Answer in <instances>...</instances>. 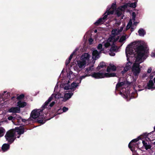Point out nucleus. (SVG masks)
<instances>
[{
	"label": "nucleus",
	"instance_id": "49",
	"mask_svg": "<svg viewBox=\"0 0 155 155\" xmlns=\"http://www.w3.org/2000/svg\"><path fill=\"white\" fill-rule=\"evenodd\" d=\"M93 41V40L91 38H90L89 39V44L91 45L92 44V42Z\"/></svg>",
	"mask_w": 155,
	"mask_h": 155
},
{
	"label": "nucleus",
	"instance_id": "20",
	"mask_svg": "<svg viewBox=\"0 0 155 155\" xmlns=\"http://www.w3.org/2000/svg\"><path fill=\"white\" fill-rule=\"evenodd\" d=\"M92 56L94 57L95 58H99V53L97 50L94 51L92 52Z\"/></svg>",
	"mask_w": 155,
	"mask_h": 155
},
{
	"label": "nucleus",
	"instance_id": "53",
	"mask_svg": "<svg viewBox=\"0 0 155 155\" xmlns=\"http://www.w3.org/2000/svg\"><path fill=\"white\" fill-rule=\"evenodd\" d=\"M121 23L120 21H117L116 22V24L118 25H119Z\"/></svg>",
	"mask_w": 155,
	"mask_h": 155
},
{
	"label": "nucleus",
	"instance_id": "10",
	"mask_svg": "<svg viewBox=\"0 0 155 155\" xmlns=\"http://www.w3.org/2000/svg\"><path fill=\"white\" fill-rule=\"evenodd\" d=\"M93 66L92 65L88 68H86V70L85 71L84 73L85 74H88L90 76H91L92 73H91L92 71L93 70Z\"/></svg>",
	"mask_w": 155,
	"mask_h": 155
},
{
	"label": "nucleus",
	"instance_id": "33",
	"mask_svg": "<svg viewBox=\"0 0 155 155\" xmlns=\"http://www.w3.org/2000/svg\"><path fill=\"white\" fill-rule=\"evenodd\" d=\"M130 50L131 49H130V48H129L128 49H126V53L127 55V54H132V52H131V51H130Z\"/></svg>",
	"mask_w": 155,
	"mask_h": 155
},
{
	"label": "nucleus",
	"instance_id": "39",
	"mask_svg": "<svg viewBox=\"0 0 155 155\" xmlns=\"http://www.w3.org/2000/svg\"><path fill=\"white\" fill-rule=\"evenodd\" d=\"M68 110V109L65 107H63L62 109H59L58 110V111H63V112H65L66 111Z\"/></svg>",
	"mask_w": 155,
	"mask_h": 155
},
{
	"label": "nucleus",
	"instance_id": "15",
	"mask_svg": "<svg viewBox=\"0 0 155 155\" xmlns=\"http://www.w3.org/2000/svg\"><path fill=\"white\" fill-rule=\"evenodd\" d=\"M130 146L131 147V148H129L132 151H135L136 148H137L138 147V145L137 143H132V144L130 145Z\"/></svg>",
	"mask_w": 155,
	"mask_h": 155
},
{
	"label": "nucleus",
	"instance_id": "3",
	"mask_svg": "<svg viewBox=\"0 0 155 155\" xmlns=\"http://www.w3.org/2000/svg\"><path fill=\"white\" fill-rule=\"evenodd\" d=\"M42 113V111L41 110L37 109L34 110L31 112V117L34 119L38 117L41 118L42 119L38 120V123L43 124L45 122L44 120L45 117L42 115L41 114V115Z\"/></svg>",
	"mask_w": 155,
	"mask_h": 155
},
{
	"label": "nucleus",
	"instance_id": "13",
	"mask_svg": "<svg viewBox=\"0 0 155 155\" xmlns=\"http://www.w3.org/2000/svg\"><path fill=\"white\" fill-rule=\"evenodd\" d=\"M86 64V62L83 61L81 60L77 61V64L78 67L80 68H81L83 67H84Z\"/></svg>",
	"mask_w": 155,
	"mask_h": 155
},
{
	"label": "nucleus",
	"instance_id": "61",
	"mask_svg": "<svg viewBox=\"0 0 155 155\" xmlns=\"http://www.w3.org/2000/svg\"><path fill=\"white\" fill-rule=\"evenodd\" d=\"M4 93L2 94H0V95L2 97L3 96Z\"/></svg>",
	"mask_w": 155,
	"mask_h": 155
},
{
	"label": "nucleus",
	"instance_id": "18",
	"mask_svg": "<svg viewBox=\"0 0 155 155\" xmlns=\"http://www.w3.org/2000/svg\"><path fill=\"white\" fill-rule=\"evenodd\" d=\"M9 148V145L8 144L5 143L2 147V150L5 152L8 150Z\"/></svg>",
	"mask_w": 155,
	"mask_h": 155
},
{
	"label": "nucleus",
	"instance_id": "38",
	"mask_svg": "<svg viewBox=\"0 0 155 155\" xmlns=\"http://www.w3.org/2000/svg\"><path fill=\"white\" fill-rule=\"evenodd\" d=\"M119 36H118L116 38L114 37L113 38V43L114 44V43L116 42L119 38Z\"/></svg>",
	"mask_w": 155,
	"mask_h": 155
},
{
	"label": "nucleus",
	"instance_id": "16",
	"mask_svg": "<svg viewBox=\"0 0 155 155\" xmlns=\"http://www.w3.org/2000/svg\"><path fill=\"white\" fill-rule=\"evenodd\" d=\"M153 85L154 83L153 81L151 80H150L147 84V86L148 87L147 88L148 89L153 88Z\"/></svg>",
	"mask_w": 155,
	"mask_h": 155
},
{
	"label": "nucleus",
	"instance_id": "44",
	"mask_svg": "<svg viewBox=\"0 0 155 155\" xmlns=\"http://www.w3.org/2000/svg\"><path fill=\"white\" fill-rule=\"evenodd\" d=\"M113 38H114V37H112L110 38H109L108 39L107 41L108 42H109V43L113 41Z\"/></svg>",
	"mask_w": 155,
	"mask_h": 155
},
{
	"label": "nucleus",
	"instance_id": "42",
	"mask_svg": "<svg viewBox=\"0 0 155 155\" xmlns=\"http://www.w3.org/2000/svg\"><path fill=\"white\" fill-rule=\"evenodd\" d=\"M24 97V95L23 94H21L20 95L17 96V98L18 99H20L23 98Z\"/></svg>",
	"mask_w": 155,
	"mask_h": 155
},
{
	"label": "nucleus",
	"instance_id": "21",
	"mask_svg": "<svg viewBox=\"0 0 155 155\" xmlns=\"http://www.w3.org/2000/svg\"><path fill=\"white\" fill-rule=\"evenodd\" d=\"M105 65V63L104 62H101L100 63L99 65L97 67V71H99V70L101 68H103Z\"/></svg>",
	"mask_w": 155,
	"mask_h": 155
},
{
	"label": "nucleus",
	"instance_id": "2",
	"mask_svg": "<svg viewBox=\"0 0 155 155\" xmlns=\"http://www.w3.org/2000/svg\"><path fill=\"white\" fill-rule=\"evenodd\" d=\"M24 131V129L22 127H15V129H12L7 132L5 137L6 140L11 143L16 138L17 134L18 135L17 137L19 138L20 135L23 134Z\"/></svg>",
	"mask_w": 155,
	"mask_h": 155
},
{
	"label": "nucleus",
	"instance_id": "19",
	"mask_svg": "<svg viewBox=\"0 0 155 155\" xmlns=\"http://www.w3.org/2000/svg\"><path fill=\"white\" fill-rule=\"evenodd\" d=\"M138 32L139 33V35L140 36H143L146 34V32L143 28L140 29Z\"/></svg>",
	"mask_w": 155,
	"mask_h": 155
},
{
	"label": "nucleus",
	"instance_id": "34",
	"mask_svg": "<svg viewBox=\"0 0 155 155\" xmlns=\"http://www.w3.org/2000/svg\"><path fill=\"white\" fill-rule=\"evenodd\" d=\"M110 67L111 69V70L113 71H115L116 70V67L114 65H110Z\"/></svg>",
	"mask_w": 155,
	"mask_h": 155
},
{
	"label": "nucleus",
	"instance_id": "6",
	"mask_svg": "<svg viewBox=\"0 0 155 155\" xmlns=\"http://www.w3.org/2000/svg\"><path fill=\"white\" fill-rule=\"evenodd\" d=\"M69 82L68 80V84ZM78 86V84L74 82L71 83V85L68 84V99L71 97L73 94V92L76 90V88Z\"/></svg>",
	"mask_w": 155,
	"mask_h": 155
},
{
	"label": "nucleus",
	"instance_id": "24",
	"mask_svg": "<svg viewBox=\"0 0 155 155\" xmlns=\"http://www.w3.org/2000/svg\"><path fill=\"white\" fill-rule=\"evenodd\" d=\"M102 76L103 77V78L105 77L108 78L110 77V73H104L105 72V69L102 70Z\"/></svg>",
	"mask_w": 155,
	"mask_h": 155
},
{
	"label": "nucleus",
	"instance_id": "1",
	"mask_svg": "<svg viewBox=\"0 0 155 155\" xmlns=\"http://www.w3.org/2000/svg\"><path fill=\"white\" fill-rule=\"evenodd\" d=\"M62 88H61L60 92L56 94H53L46 101L44 106V108L46 107L48 103L50 102L52 99L54 97L56 99L63 98L62 101H65L68 99V83L62 84L61 85Z\"/></svg>",
	"mask_w": 155,
	"mask_h": 155
},
{
	"label": "nucleus",
	"instance_id": "17",
	"mask_svg": "<svg viewBox=\"0 0 155 155\" xmlns=\"http://www.w3.org/2000/svg\"><path fill=\"white\" fill-rule=\"evenodd\" d=\"M26 103L24 101H19L17 103V106L19 107H23L26 106Z\"/></svg>",
	"mask_w": 155,
	"mask_h": 155
},
{
	"label": "nucleus",
	"instance_id": "26",
	"mask_svg": "<svg viewBox=\"0 0 155 155\" xmlns=\"http://www.w3.org/2000/svg\"><path fill=\"white\" fill-rule=\"evenodd\" d=\"M125 84V82L124 81L121 82H118L116 85V88L117 89L120 87H122Z\"/></svg>",
	"mask_w": 155,
	"mask_h": 155
},
{
	"label": "nucleus",
	"instance_id": "40",
	"mask_svg": "<svg viewBox=\"0 0 155 155\" xmlns=\"http://www.w3.org/2000/svg\"><path fill=\"white\" fill-rule=\"evenodd\" d=\"M147 136L145 137H144V136H142L141 137V139L145 138L146 140L148 141V140H150V139L148 137H147L148 136L149 134H147Z\"/></svg>",
	"mask_w": 155,
	"mask_h": 155
},
{
	"label": "nucleus",
	"instance_id": "60",
	"mask_svg": "<svg viewBox=\"0 0 155 155\" xmlns=\"http://www.w3.org/2000/svg\"><path fill=\"white\" fill-rule=\"evenodd\" d=\"M65 64H66V65H67V66L68 64V63L67 61H66V63H65Z\"/></svg>",
	"mask_w": 155,
	"mask_h": 155
},
{
	"label": "nucleus",
	"instance_id": "25",
	"mask_svg": "<svg viewBox=\"0 0 155 155\" xmlns=\"http://www.w3.org/2000/svg\"><path fill=\"white\" fill-rule=\"evenodd\" d=\"M5 132V130L2 127H0V137L3 136Z\"/></svg>",
	"mask_w": 155,
	"mask_h": 155
},
{
	"label": "nucleus",
	"instance_id": "22",
	"mask_svg": "<svg viewBox=\"0 0 155 155\" xmlns=\"http://www.w3.org/2000/svg\"><path fill=\"white\" fill-rule=\"evenodd\" d=\"M114 10L111 11L110 9L107 10L106 12L104 13V15H107V17L108 15H109L110 14H113L114 13Z\"/></svg>",
	"mask_w": 155,
	"mask_h": 155
},
{
	"label": "nucleus",
	"instance_id": "47",
	"mask_svg": "<svg viewBox=\"0 0 155 155\" xmlns=\"http://www.w3.org/2000/svg\"><path fill=\"white\" fill-rule=\"evenodd\" d=\"M102 48V45L101 44H99L97 46V49L99 50H101Z\"/></svg>",
	"mask_w": 155,
	"mask_h": 155
},
{
	"label": "nucleus",
	"instance_id": "54",
	"mask_svg": "<svg viewBox=\"0 0 155 155\" xmlns=\"http://www.w3.org/2000/svg\"><path fill=\"white\" fill-rule=\"evenodd\" d=\"M70 74H71V73H70V72L69 73H68V79H69V80H71L73 78H73H71Z\"/></svg>",
	"mask_w": 155,
	"mask_h": 155
},
{
	"label": "nucleus",
	"instance_id": "63",
	"mask_svg": "<svg viewBox=\"0 0 155 155\" xmlns=\"http://www.w3.org/2000/svg\"><path fill=\"white\" fill-rule=\"evenodd\" d=\"M154 83L155 84V77L154 78Z\"/></svg>",
	"mask_w": 155,
	"mask_h": 155
},
{
	"label": "nucleus",
	"instance_id": "41",
	"mask_svg": "<svg viewBox=\"0 0 155 155\" xmlns=\"http://www.w3.org/2000/svg\"><path fill=\"white\" fill-rule=\"evenodd\" d=\"M132 20L134 21H135L136 14L135 12H133L132 13Z\"/></svg>",
	"mask_w": 155,
	"mask_h": 155
},
{
	"label": "nucleus",
	"instance_id": "4",
	"mask_svg": "<svg viewBox=\"0 0 155 155\" xmlns=\"http://www.w3.org/2000/svg\"><path fill=\"white\" fill-rule=\"evenodd\" d=\"M135 45L136 47L135 50L137 54V59H141L145 54L146 48L143 45L139 43H136Z\"/></svg>",
	"mask_w": 155,
	"mask_h": 155
},
{
	"label": "nucleus",
	"instance_id": "51",
	"mask_svg": "<svg viewBox=\"0 0 155 155\" xmlns=\"http://www.w3.org/2000/svg\"><path fill=\"white\" fill-rule=\"evenodd\" d=\"M152 71V69L151 68H149L147 71V72L148 73H150Z\"/></svg>",
	"mask_w": 155,
	"mask_h": 155
},
{
	"label": "nucleus",
	"instance_id": "27",
	"mask_svg": "<svg viewBox=\"0 0 155 155\" xmlns=\"http://www.w3.org/2000/svg\"><path fill=\"white\" fill-rule=\"evenodd\" d=\"M117 48V46H115L114 44V43H113V44L110 49V51L111 52L115 51Z\"/></svg>",
	"mask_w": 155,
	"mask_h": 155
},
{
	"label": "nucleus",
	"instance_id": "8",
	"mask_svg": "<svg viewBox=\"0 0 155 155\" xmlns=\"http://www.w3.org/2000/svg\"><path fill=\"white\" fill-rule=\"evenodd\" d=\"M144 136V137H146L147 136V133H144L142 134L140 136H139L137 138L134 139L132 140L128 144V147L129 148H131V147L130 146V145L132 144V143H136L138 141L139 139H141V137L142 136Z\"/></svg>",
	"mask_w": 155,
	"mask_h": 155
},
{
	"label": "nucleus",
	"instance_id": "29",
	"mask_svg": "<svg viewBox=\"0 0 155 155\" xmlns=\"http://www.w3.org/2000/svg\"><path fill=\"white\" fill-rule=\"evenodd\" d=\"M137 1L136 2H135L133 3H131L130 5V7L131 8H135L137 6Z\"/></svg>",
	"mask_w": 155,
	"mask_h": 155
},
{
	"label": "nucleus",
	"instance_id": "48",
	"mask_svg": "<svg viewBox=\"0 0 155 155\" xmlns=\"http://www.w3.org/2000/svg\"><path fill=\"white\" fill-rule=\"evenodd\" d=\"M142 143L143 145V146L145 147L148 144H147V143L144 140H143L142 141Z\"/></svg>",
	"mask_w": 155,
	"mask_h": 155
},
{
	"label": "nucleus",
	"instance_id": "57",
	"mask_svg": "<svg viewBox=\"0 0 155 155\" xmlns=\"http://www.w3.org/2000/svg\"><path fill=\"white\" fill-rule=\"evenodd\" d=\"M153 75H152V74L151 73L150 75V79H152L153 78Z\"/></svg>",
	"mask_w": 155,
	"mask_h": 155
},
{
	"label": "nucleus",
	"instance_id": "58",
	"mask_svg": "<svg viewBox=\"0 0 155 155\" xmlns=\"http://www.w3.org/2000/svg\"><path fill=\"white\" fill-rule=\"evenodd\" d=\"M130 26H129L128 25H127L126 27L127 30L129 29L130 28Z\"/></svg>",
	"mask_w": 155,
	"mask_h": 155
},
{
	"label": "nucleus",
	"instance_id": "32",
	"mask_svg": "<svg viewBox=\"0 0 155 155\" xmlns=\"http://www.w3.org/2000/svg\"><path fill=\"white\" fill-rule=\"evenodd\" d=\"M111 8L113 9L112 10H114H114L116 9V3H113L111 6Z\"/></svg>",
	"mask_w": 155,
	"mask_h": 155
},
{
	"label": "nucleus",
	"instance_id": "36",
	"mask_svg": "<svg viewBox=\"0 0 155 155\" xmlns=\"http://www.w3.org/2000/svg\"><path fill=\"white\" fill-rule=\"evenodd\" d=\"M104 46L106 48H107L111 45L110 44L109 42H107L104 44Z\"/></svg>",
	"mask_w": 155,
	"mask_h": 155
},
{
	"label": "nucleus",
	"instance_id": "37",
	"mask_svg": "<svg viewBox=\"0 0 155 155\" xmlns=\"http://www.w3.org/2000/svg\"><path fill=\"white\" fill-rule=\"evenodd\" d=\"M15 118L17 119L18 122L20 121L21 119V117L18 115H16Z\"/></svg>",
	"mask_w": 155,
	"mask_h": 155
},
{
	"label": "nucleus",
	"instance_id": "30",
	"mask_svg": "<svg viewBox=\"0 0 155 155\" xmlns=\"http://www.w3.org/2000/svg\"><path fill=\"white\" fill-rule=\"evenodd\" d=\"M126 39V36H122L120 38L119 40V42H123L124 40H125Z\"/></svg>",
	"mask_w": 155,
	"mask_h": 155
},
{
	"label": "nucleus",
	"instance_id": "11",
	"mask_svg": "<svg viewBox=\"0 0 155 155\" xmlns=\"http://www.w3.org/2000/svg\"><path fill=\"white\" fill-rule=\"evenodd\" d=\"M90 57L89 54L87 53H84L81 56V59L84 61L86 62V61H88Z\"/></svg>",
	"mask_w": 155,
	"mask_h": 155
},
{
	"label": "nucleus",
	"instance_id": "12",
	"mask_svg": "<svg viewBox=\"0 0 155 155\" xmlns=\"http://www.w3.org/2000/svg\"><path fill=\"white\" fill-rule=\"evenodd\" d=\"M132 62L130 61L128 62L126 64V66L124 69V71L126 72L131 68V65Z\"/></svg>",
	"mask_w": 155,
	"mask_h": 155
},
{
	"label": "nucleus",
	"instance_id": "59",
	"mask_svg": "<svg viewBox=\"0 0 155 155\" xmlns=\"http://www.w3.org/2000/svg\"><path fill=\"white\" fill-rule=\"evenodd\" d=\"M21 120L22 122H25V121H26V120L25 119H21Z\"/></svg>",
	"mask_w": 155,
	"mask_h": 155
},
{
	"label": "nucleus",
	"instance_id": "64",
	"mask_svg": "<svg viewBox=\"0 0 155 155\" xmlns=\"http://www.w3.org/2000/svg\"><path fill=\"white\" fill-rule=\"evenodd\" d=\"M137 22H135L134 23L135 25L137 24Z\"/></svg>",
	"mask_w": 155,
	"mask_h": 155
},
{
	"label": "nucleus",
	"instance_id": "9",
	"mask_svg": "<svg viewBox=\"0 0 155 155\" xmlns=\"http://www.w3.org/2000/svg\"><path fill=\"white\" fill-rule=\"evenodd\" d=\"M107 18V15H104L103 18H99L94 24L96 26H98L103 23L105 20Z\"/></svg>",
	"mask_w": 155,
	"mask_h": 155
},
{
	"label": "nucleus",
	"instance_id": "43",
	"mask_svg": "<svg viewBox=\"0 0 155 155\" xmlns=\"http://www.w3.org/2000/svg\"><path fill=\"white\" fill-rule=\"evenodd\" d=\"M85 74L84 75H82V76H81L80 77V79L81 80H82L84 78H85V77H87L89 76V75L88 74Z\"/></svg>",
	"mask_w": 155,
	"mask_h": 155
},
{
	"label": "nucleus",
	"instance_id": "5",
	"mask_svg": "<svg viewBox=\"0 0 155 155\" xmlns=\"http://www.w3.org/2000/svg\"><path fill=\"white\" fill-rule=\"evenodd\" d=\"M141 68L139 63H135L133 64L131 69L133 75L134 76H138L140 72Z\"/></svg>",
	"mask_w": 155,
	"mask_h": 155
},
{
	"label": "nucleus",
	"instance_id": "35",
	"mask_svg": "<svg viewBox=\"0 0 155 155\" xmlns=\"http://www.w3.org/2000/svg\"><path fill=\"white\" fill-rule=\"evenodd\" d=\"M75 51H74L70 55L68 58V63L70 62L71 59L72 58L73 55L74 54Z\"/></svg>",
	"mask_w": 155,
	"mask_h": 155
},
{
	"label": "nucleus",
	"instance_id": "56",
	"mask_svg": "<svg viewBox=\"0 0 155 155\" xmlns=\"http://www.w3.org/2000/svg\"><path fill=\"white\" fill-rule=\"evenodd\" d=\"M55 102H52L50 105V107H52L54 104Z\"/></svg>",
	"mask_w": 155,
	"mask_h": 155
},
{
	"label": "nucleus",
	"instance_id": "23",
	"mask_svg": "<svg viewBox=\"0 0 155 155\" xmlns=\"http://www.w3.org/2000/svg\"><path fill=\"white\" fill-rule=\"evenodd\" d=\"M123 28H124V26L121 27H120V28L119 30H118V31L117 30V29H116L115 30H114V33L113 32L114 31L113 30L112 32V34H114V35H115V34L117 35V34L118 33L121 32L123 30Z\"/></svg>",
	"mask_w": 155,
	"mask_h": 155
},
{
	"label": "nucleus",
	"instance_id": "52",
	"mask_svg": "<svg viewBox=\"0 0 155 155\" xmlns=\"http://www.w3.org/2000/svg\"><path fill=\"white\" fill-rule=\"evenodd\" d=\"M132 24V22L131 20H130V21H129V22H128L127 25L129 26H131Z\"/></svg>",
	"mask_w": 155,
	"mask_h": 155
},
{
	"label": "nucleus",
	"instance_id": "14",
	"mask_svg": "<svg viewBox=\"0 0 155 155\" xmlns=\"http://www.w3.org/2000/svg\"><path fill=\"white\" fill-rule=\"evenodd\" d=\"M20 111V108L18 107H12L8 110L9 112L13 113L19 112Z\"/></svg>",
	"mask_w": 155,
	"mask_h": 155
},
{
	"label": "nucleus",
	"instance_id": "28",
	"mask_svg": "<svg viewBox=\"0 0 155 155\" xmlns=\"http://www.w3.org/2000/svg\"><path fill=\"white\" fill-rule=\"evenodd\" d=\"M66 75L67 76L68 75V72H67V69H64L62 71L61 73V75Z\"/></svg>",
	"mask_w": 155,
	"mask_h": 155
},
{
	"label": "nucleus",
	"instance_id": "62",
	"mask_svg": "<svg viewBox=\"0 0 155 155\" xmlns=\"http://www.w3.org/2000/svg\"><path fill=\"white\" fill-rule=\"evenodd\" d=\"M97 32V30H95V31H94V32L95 33H96Z\"/></svg>",
	"mask_w": 155,
	"mask_h": 155
},
{
	"label": "nucleus",
	"instance_id": "46",
	"mask_svg": "<svg viewBox=\"0 0 155 155\" xmlns=\"http://www.w3.org/2000/svg\"><path fill=\"white\" fill-rule=\"evenodd\" d=\"M110 77H115L116 76V74L115 73H110Z\"/></svg>",
	"mask_w": 155,
	"mask_h": 155
},
{
	"label": "nucleus",
	"instance_id": "31",
	"mask_svg": "<svg viewBox=\"0 0 155 155\" xmlns=\"http://www.w3.org/2000/svg\"><path fill=\"white\" fill-rule=\"evenodd\" d=\"M122 13V12L118 10H116L115 12V14L118 17H120Z\"/></svg>",
	"mask_w": 155,
	"mask_h": 155
},
{
	"label": "nucleus",
	"instance_id": "45",
	"mask_svg": "<svg viewBox=\"0 0 155 155\" xmlns=\"http://www.w3.org/2000/svg\"><path fill=\"white\" fill-rule=\"evenodd\" d=\"M151 147V146L150 144H147L146 146L145 147V149L147 150L149 149H150Z\"/></svg>",
	"mask_w": 155,
	"mask_h": 155
},
{
	"label": "nucleus",
	"instance_id": "55",
	"mask_svg": "<svg viewBox=\"0 0 155 155\" xmlns=\"http://www.w3.org/2000/svg\"><path fill=\"white\" fill-rule=\"evenodd\" d=\"M13 117L12 116H9L8 117V119L9 120H12L13 119Z\"/></svg>",
	"mask_w": 155,
	"mask_h": 155
},
{
	"label": "nucleus",
	"instance_id": "50",
	"mask_svg": "<svg viewBox=\"0 0 155 155\" xmlns=\"http://www.w3.org/2000/svg\"><path fill=\"white\" fill-rule=\"evenodd\" d=\"M110 70H111V69L110 67H107V72H110Z\"/></svg>",
	"mask_w": 155,
	"mask_h": 155
},
{
	"label": "nucleus",
	"instance_id": "7",
	"mask_svg": "<svg viewBox=\"0 0 155 155\" xmlns=\"http://www.w3.org/2000/svg\"><path fill=\"white\" fill-rule=\"evenodd\" d=\"M99 72H93L92 73L91 76L95 79H100L103 78L102 76V70H101L99 71Z\"/></svg>",
	"mask_w": 155,
	"mask_h": 155
}]
</instances>
